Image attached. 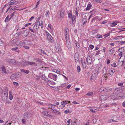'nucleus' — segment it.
Masks as SVG:
<instances>
[{"label": "nucleus", "instance_id": "nucleus-61", "mask_svg": "<svg viewBox=\"0 0 125 125\" xmlns=\"http://www.w3.org/2000/svg\"><path fill=\"white\" fill-rule=\"evenodd\" d=\"M41 24L40 25V26H41V27L42 28L43 27V22L42 21H41Z\"/></svg>", "mask_w": 125, "mask_h": 125}, {"label": "nucleus", "instance_id": "nucleus-58", "mask_svg": "<svg viewBox=\"0 0 125 125\" xmlns=\"http://www.w3.org/2000/svg\"><path fill=\"white\" fill-rule=\"evenodd\" d=\"M40 51H41L42 53L44 54H46L45 52L42 49L40 50Z\"/></svg>", "mask_w": 125, "mask_h": 125}, {"label": "nucleus", "instance_id": "nucleus-5", "mask_svg": "<svg viewBox=\"0 0 125 125\" xmlns=\"http://www.w3.org/2000/svg\"><path fill=\"white\" fill-rule=\"evenodd\" d=\"M109 98V96L108 95H102L100 98V100L102 101L105 100Z\"/></svg>", "mask_w": 125, "mask_h": 125}, {"label": "nucleus", "instance_id": "nucleus-34", "mask_svg": "<svg viewBox=\"0 0 125 125\" xmlns=\"http://www.w3.org/2000/svg\"><path fill=\"white\" fill-rule=\"evenodd\" d=\"M116 42L117 43H118L120 44H125V41H117Z\"/></svg>", "mask_w": 125, "mask_h": 125}, {"label": "nucleus", "instance_id": "nucleus-25", "mask_svg": "<svg viewBox=\"0 0 125 125\" xmlns=\"http://www.w3.org/2000/svg\"><path fill=\"white\" fill-rule=\"evenodd\" d=\"M75 45L77 48H79L80 47V44L77 41L75 40L74 42Z\"/></svg>", "mask_w": 125, "mask_h": 125}, {"label": "nucleus", "instance_id": "nucleus-27", "mask_svg": "<svg viewBox=\"0 0 125 125\" xmlns=\"http://www.w3.org/2000/svg\"><path fill=\"white\" fill-rule=\"evenodd\" d=\"M69 35L65 34V38L66 40V42H68L70 41L69 39Z\"/></svg>", "mask_w": 125, "mask_h": 125}, {"label": "nucleus", "instance_id": "nucleus-42", "mask_svg": "<svg viewBox=\"0 0 125 125\" xmlns=\"http://www.w3.org/2000/svg\"><path fill=\"white\" fill-rule=\"evenodd\" d=\"M82 65L83 68H86V64L85 61H84V62H83Z\"/></svg>", "mask_w": 125, "mask_h": 125}, {"label": "nucleus", "instance_id": "nucleus-48", "mask_svg": "<svg viewBox=\"0 0 125 125\" xmlns=\"http://www.w3.org/2000/svg\"><path fill=\"white\" fill-rule=\"evenodd\" d=\"M14 0H11L10 1L9 4V5H14Z\"/></svg>", "mask_w": 125, "mask_h": 125}, {"label": "nucleus", "instance_id": "nucleus-9", "mask_svg": "<svg viewBox=\"0 0 125 125\" xmlns=\"http://www.w3.org/2000/svg\"><path fill=\"white\" fill-rule=\"evenodd\" d=\"M86 61L88 64H91L92 63V61L91 57L90 56H87Z\"/></svg>", "mask_w": 125, "mask_h": 125}, {"label": "nucleus", "instance_id": "nucleus-62", "mask_svg": "<svg viewBox=\"0 0 125 125\" xmlns=\"http://www.w3.org/2000/svg\"><path fill=\"white\" fill-rule=\"evenodd\" d=\"M73 16H72V14H71L70 13L68 14V17L69 18L71 19L72 18V17Z\"/></svg>", "mask_w": 125, "mask_h": 125}, {"label": "nucleus", "instance_id": "nucleus-2", "mask_svg": "<svg viewBox=\"0 0 125 125\" xmlns=\"http://www.w3.org/2000/svg\"><path fill=\"white\" fill-rule=\"evenodd\" d=\"M59 104V103L58 102H57L55 103H54V104H47L48 108L50 109L54 108L56 106L57 107L58 105Z\"/></svg>", "mask_w": 125, "mask_h": 125}, {"label": "nucleus", "instance_id": "nucleus-45", "mask_svg": "<svg viewBox=\"0 0 125 125\" xmlns=\"http://www.w3.org/2000/svg\"><path fill=\"white\" fill-rule=\"evenodd\" d=\"M123 36H117V37H115V38H114V39L115 40H119V38L120 37H122Z\"/></svg>", "mask_w": 125, "mask_h": 125}, {"label": "nucleus", "instance_id": "nucleus-6", "mask_svg": "<svg viewBox=\"0 0 125 125\" xmlns=\"http://www.w3.org/2000/svg\"><path fill=\"white\" fill-rule=\"evenodd\" d=\"M25 44L24 41H18L17 42V46H19L21 47H23Z\"/></svg>", "mask_w": 125, "mask_h": 125}, {"label": "nucleus", "instance_id": "nucleus-52", "mask_svg": "<svg viewBox=\"0 0 125 125\" xmlns=\"http://www.w3.org/2000/svg\"><path fill=\"white\" fill-rule=\"evenodd\" d=\"M4 45V42H2L1 40H0V46H3Z\"/></svg>", "mask_w": 125, "mask_h": 125}, {"label": "nucleus", "instance_id": "nucleus-59", "mask_svg": "<svg viewBox=\"0 0 125 125\" xmlns=\"http://www.w3.org/2000/svg\"><path fill=\"white\" fill-rule=\"evenodd\" d=\"M18 47H16L11 49V50L13 51H16V50L18 49Z\"/></svg>", "mask_w": 125, "mask_h": 125}, {"label": "nucleus", "instance_id": "nucleus-26", "mask_svg": "<svg viewBox=\"0 0 125 125\" xmlns=\"http://www.w3.org/2000/svg\"><path fill=\"white\" fill-rule=\"evenodd\" d=\"M1 69H2V73H7L5 68L4 66H2L1 67Z\"/></svg>", "mask_w": 125, "mask_h": 125}, {"label": "nucleus", "instance_id": "nucleus-41", "mask_svg": "<svg viewBox=\"0 0 125 125\" xmlns=\"http://www.w3.org/2000/svg\"><path fill=\"white\" fill-rule=\"evenodd\" d=\"M29 65H33V66L35 65V63L34 62H31L29 61Z\"/></svg>", "mask_w": 125, "mask_h": 125}, {"label": "nucleus", "instance_id": "nucleus-35", "mask_svg": "<svg viewBox=\"0 0 125 125\" xmlns=\"http://www.w3.org/2000/svg\"><path fill=\"white\" fill-rule=\"evenodd\" d=\"M42 79L44 81H47V78L43 74H42Z\"/></svg>", "mask_w": 125, "mask_h": 125}, {"label": "nucleus", "instance_id": "nucleus-11", "mask_svg": "<svg viewBox=\"0 0 125 125\" xmlns=\"http://www.w3.org/2000/svg\"><path fill=\"white\" fill-rule=\"evenodd\" d=\"M51 109H52V113L54 114L55 115H58L61 114V113L60 112L57 111L55 109H52V108Z\"/></svg>", "mask_w": 125, "mask_h": 125}, {"label": "nucleus", "instance_id": "nucleus-24", "mask_svg": "<svg viewBox=\"0 0 125 125\" xmlns=\"http://www.w3.org/2000/svg\"><path fill=\"white\" fill-rule=\"evenodd\" d=\"M28 33H27L26 31H24L22 34V36L25 38L28 35Z\"/></svg>", "mask_w": 125, "mask_h": 125}, {"label": "nucleus", "instance_id": "nucleus-50", "mask_svg": "<svg viewBox=\"0 0 125 125\" xmlns=\"http://www.w3.org/2000/svg\"><path fill=\"white\" fill-rule=\"evenodd\" d=\"M19 5H17L16 6H14V7L12 8L11 9L13 10H15V9L19 7Z\"/></svg>", "mask_w": 125, "mask_h": 125}, {"label": "nucleus", "instance_id": "nucleus-36", "mask_svg": "<svg viewBox=\"0 0 125 125\" xmlns=\"http://www.w3.org/2000/svg\"><path fill=\"white\" fill-rule=\"evenodd\" d=\"M9 15H8L5 18V20H4V21L5 22H8V21H10L9 18Z\"/></svg>", "mask_w": 125, "mask_h": 125}, {"label": "nucleus", "instance_id": "nucleus-21", "mask_svg": "<svg viewBox=\"0 0 125 125\" xmlns=\"http://www.w3.org/2000/svg\"><path fill=\"white\" fill-rule=\"evenodd\" d=\"M96 78L95 73H94L92 75L90 79L91 80H94Z\"/></svg>", "mask_w": 125, "mask_h": 125}, {"label": "nucleus", "instance_id": "nucleus-29", "mask_svg": "<svg viewBox=\"0 0 125 125\" xmlns=\"http://www.w3.org/2000/svg\"><path fill=\"white\" fill-rule=\"evenodd\" d=\"M115 72V70L113 68H111V71L109 72V73L110 75L112 76Z\"/></svg>", "mask_w": 125, "mask_h": 125}, {"label": "nucleus", "instance_id": "nucleus-23", "mask_svg": "<svg viewBox=\"0 0 125 125\" xmlns=\"http://www.w3.org/2000/svg\"><path fill=\"white\" fill-rule=\"evenodd\" d=\"M121 58H120L118 62V65H119V66H122L123 65V64L124 63V62L122 60H120Z\"/></svg>", "mask_w": 125, "mask_h": 125}, {"label": "nucleus", "instance_id": "nucleus-53", "mask_svg": "<svg viewBox=\"0 0 125 125\" xmlns=\"http://www.w3.org/2000/svg\"><path fill=\"white\" fill-rule=\"evenodd\" d=\"M77 72L78 73H79L81 71V68L79 66H78L77 68Z\"/></svg>", "mask_w": 125, "mask_h": 125}, {"label": "nucleus", "instance_id": "nucleus-33", "mask_svg": "<svg viewBox=\"0 0 125 125\" xmlns=\"http://www.w3.org/2000/svg\"><path fill=\"white\" fill-rule=\"evenodd\" d=\"M21 72H23L24 73L27 74H28L29 73V71L28 70H25L24 69H21Z\"/></svg>", "mask_w": 125, "mask_h": 125}, {"label": "nucleus", "instance_id": "nucleus-64", "mask_svg": "<svg viewBox=\"0 0 125 125\" xmlns=\"http://www.w3.org/2000/svg\"><path fill=\"white\" fill-rule=\"evenodd\" d=\"M66 85V83H64L63 84L61 85V87H63L65 86Z\"/></svg>", "mask_w": 125, "mask_h": 125}, {"label": "nucleus", "instance_id": "nucleus-37", "mask_svg": "<svg viewBox=\"0 0 125 125\" xmlns=\"http://www.w3.org/2000/svg\"><path fill=\"white\" fill-rule=\"evenodd\" d=\"M92 7V5L90 4H88L87 7L86 8V10H90Z\"/></svg>", "mask_w": 125, "mask_h": 125}, {"label": "nucleus", "instance_id": "nucleus-3", "mask_svg": "<svg viewBox=\"0 0 125 125\" xmlns=\"http://www.w3.org/2000/svg\"><path fill=\"white\" fill-rule=\"evenodd\" d=\"M48 77L52 79L54 81H56L57 80V76L56 75L51 73L49 74Z\"/></svg>", "mask_w": 125, "mask_h": 125}, {"label": "nucleus", "instance_id": "nucleus-57", "mask_svg": "<svg viewBox=\"0 0 125 125\" xmlns=\"http://www.w3.org/2000/svg\"><path fill=\"white\" fill-rule=\"evenodd\" d=\"M50 14V12L49 10H47L45 14V15L46 17L48 16Z\"/></svg>", "mask_w": 125, "mask_h": 125}, {"label": "nucleus", "instance_id": "nucleus-22", "mask_svg": "<svg viewBox=\"0 0 125 125\" xmlns=\"http://www.w3.org/2000/svg\"><path fill=\"white\" fill-rule=\"evenodd\" d=\"M42 110L44 111H43L42 112V114L44 115H47L48 114V111L46 110L44 108H42Z\"/></svg>", "mask_w": 125, "mask_h": 125}, {"label": "nucleus", "instance_id": "nucleus-16", "mask_svg": "<svg viewBox=\"0 0 125 125\" xmlns=\"http://www.w3.org/2000/svg\"><path fill=\"white\" fill-rule=\"evenodd\" d=\"M66 42L67 47L69 49H71L72 48V45L71 43H70V41H68V42Z\"/></svg>", "mask_w": 125, "mask_h": 125}, {"label": "nucleus", "instance_id": "nucleus-20", "mask_svg": "<svg viewBox=\"0 0 125 125\" xmlns=\"http://www.w3.org/2000/svg\"><path fill=\"white\" fill-rule=\"evenodd\" d=\"M72 20V23L71 24V25H73L76 22V17L75 16L73 15V17H72V18L71 19Z\"/></svg>", "mask_w": 125, "mask_h": 125}, {"label": "nucleus", "instance_id": "nucleus-30", "mask_svg": "<svg viewBox=\"0 0 125 125\" xmlns=\"http://www.w3.org/2000/svg\"><path fill=\"white\" fill-rule=\"evenodd\" d=\"M29 61H25L22 62V64L24 66L29 65Z\"/></svg>", "mask_w": 125, "mask_h": 125}, {"label": "nucleus", "instance_id": "nucleus-1", "mask_svg": "<svg viewBox=\"0 0 125 125\" xmlns=\"http://www.w3.org/2000/svg\"><path fill=\"white\" fill-rule=\"evenodd\" d=\"M112 90L111 88L103 87L101 88L99 90V91L100 93L103 94L111 91Z\"/></svg>", "mask_w": 125, "mask_h": 125}, {"label": "nucleus", "instance_id": "nucleus-19", "mask_svg": "<svg viewBox=\"0 0 125 125\" xmlns=\"http://www.w3.org/2000/svg\"><path fill=\"white\" fill-rule=\"evenodd\" d=\"M48 40L50 42H52L53 43L54 42V41L51 35L50 37L49 36L47 38Z\"/></svg>", "mask_w": 125, "mask_h": 125}, {"label": "nucleus", "instance_id": "nucleus-15", "mask_svg": "<svg viewBox=\"0 0 125 125\" xmlns=\"http://www.w3.org/2000/svg\"><path fill=\"white\" fill-rule=\"evenodd\" d=\"M67 104V102H66V101H63L61 102V106L60 107L62 108H63L65 106V105Z\"/></svg>", "mask_w": 125, "mask_h": 125}, {"label": "nucleus", "instance_id": "nucleus-38", "mask_svg": "<svg viewBox=\"0 0 125 125\" xmlns=\"http://www.w3.org/2000/svg\"><path fill=\"white\" fill-rule=\"evenodd\" d=\"M40 22L39 23H38V24L37 23V22H36L35 25H34V27H35V26H36V29H38V28H39V26H40Z\"/></svg>", "mask_w": 125, "mask_h": 125}, {"label": "nucleus", "instance_id": "nucleus-54", "mask_svg": "<svg viewBox=\"0 0 125 125\" xmlns=\"http://www.w3.org/2000/svg\"><path fill=\"white\" fill-rule=\"evenodd\" d=\"M71 125H77V123L75 121H73V122L71 123Z\"/></svg>", "mask_w": 125, "mask_h": 125}, {"label": "nucleus", "instance_id": "nucleus-44", "mask_svg": "<svg viewBox=\"0 0 125 125\" xmlns=\"http://www.w3.org/2000/svg\"><path fill=\"white\" fill-rule=\"evenodd\" d=\"M65 34L69 35V30L68 28H67L65 29Z\"/></svg>", "mask_w": 125, "mask_h": 125}, {"label": "nucleus", "instance_id": "nucleus-51", "mask_svg": "<svg viewBox=\"0 0 125 125\" xmlns=\"http://www.w3.org/2000/svg\"><path fill=\"white\" fill-rule=\"evenodd\" d=\"M45 33L47 35V38L49 36L50 37L51 35L47 31H45Z\"/></svg>", "mask_w": 125, "mask_h": 125}, {"label": "nucleus", "instance_id": "nucleus-63", "mask_svg": "<svg viewBox=\"0 0 125 125\" xmlns=\"http://www.w3.org/2000/svg\"><path fill=\"white\" fill-rule=\"evenodd\" d=\"M97 38H98L100 39L102 38V36L100 35L99 34L97 35Z\"/></svg>", "mask_w": 125, "mask_h": 125}, {"label": "nucleus", "instance_id": "nucleus-12", "mask_svg": "<svg viewBox=\"0 0 125 125\" xmlns=\"http://www.w3.org/2000/svg\"><path fill=\"white\" fill-rule=\"evenodd\" d=\"M18 74L15 73L14 74L10 76V78L12 80H15L18 77Z\"/></svg>", "mask_w": 125, "mask_h": 125}, {"label": "nucleus", "instance_id": "nucleus-47", "mask_svg": "<svg viewBox=\"0 0 125 125\" xmlns=\"http://www.w3.org/2000/svg\"><path fill=\"white\" fill-rule=\"evenodd\" d=\"M87 22V21L86 20V19L85 18H84L83 19L82 22V24L83 25H84V24L86 23Z\"/></svg>", "mask_w": 125, "mask_h": 125}, {"label": "nucleus", "instance_id": "nucleus-10", "mask_svg": "<svg viewBox=\"0 0 125 125\" xmlns=\"http://www.w3.org/2000/svg\"><path fill=\"white\" fill-rule=\"evenodd\" d=\"M89 109V110L91 112L94 113H95L96 112L100 111V110L99 109L97 108H90Z\"/></svg>", "mask_w": 125, "mask_h": 125}, {"label": "nucleus", "instance_id": "nucleus-4", "mask_svg": "<svg viewBox=\"0 0 125 125\" xmlns=\"http://www.w3.org/2000/svg\"><path fill=\"white\" fill-rule=\"evenodd\" d=\"M55 51L56 52H59L61 51V48L60 45L56 43L55 45Z\"/></svg>", "mask_w": 125, "mask_h": 125}, {"label": "nucleus", "instance_id": "nucleus-17", "mask_svg": "<svg viewBox=\"0 0 125 125\" xmlns=\"http://www.w3.org/2000/svg\"><path fill=\"white\" fill-rule=\"evenodd\" d=\"M65 11L63 10H62L60 12V16L61 18H63L65 15Z\"/></svg>", "mask_w": 125, "mask_h": 125}, {"label": "nucleus", "instance_id": "nucleus-49", "mask_svg": "<svg viewBox=\"0 0 125 125\" xmlns=\"http://www.w3.org/2000/svg\"><path fill=\"white\" fill-rule=\"evenodd\" d=\"M117 24V23L116 22H115L114 21L112 23V24L111 26L112 27H114Z\"/></svg>", "mask_w": 125, "mask_h": 125}, {"label": "nucleus", "instance_id": "nucleus-8", "mask_svg": "<svg viewBox=\"0 0 125 125\" xmlns=\"http://www.w3.org/2000/svg\"><path fill=\"white\" fill-rule=\"evenodd\" d=\"M7 62L9 63L15 65L17 64L15 60L14 59H10L7 60Z\"/></svg>", "mask_w": 125, "mask_h": 125}, {"label": "nucleus", "instance_id": "nucleus-39", "mask_svg": "<svg viewBox=\"0 0 125 125\" xmlns=\"http://www.w3.org/2000/svg\"><path fill=\"white\" fill-rule=\"evenodd\" d=\"M115 51V50L112 48L110 50L109 53L110 54H112Z\"/></svg>", "mask_w": 125, "mask_h": 125}, {"label": "nucleus", "instance_id": "nucleus-7", "mask_svg": "<svg viewBox=\"0 0 125 125\" xmlns=\"http://www.w3.org/2000/svg\"><path fill=\"white\" fill-rule=\"evenodd\" d=\"M103 74L104 75V77L106 78H107V75L108 74L107 73V71L106 68L105 67H104L103 69Z\"/></svg>", "mask_w": 125, "mask_h": 125}, {"label": "nucleus", "instance_id": "nucleus-43", "mask_svg": "<svg viewBox=\"0 0 125 125\" xmlns=\"http://www.w3.org/2000/svg\"><path fill=\"white\" fill-rule=\"evenodd\" d=\"M117 122H118L117 121L115 120H114L113 119H110L109 121V122L110 123L113 122L116 123Z\"/></svg>", "mask_w": 125, "mask_h": 125}, {"label": "nucleus", "instance_id": "nucleus-18", "mask_svg": "<svg viewBox=\"0 0 125 125\" xmlns=\"http://www.w3.org/2000/svg\"><path fill=\"white\" fill-rule=\"evenodd\" d=\"M10 16L16 18V19L17 18V13L16 12L14 11L10 14Z\"/></svg>", "mask_w": 125, "mask_h": 125}, {"label": "nucleus", "instance_id": "nucleus-13", "mask_svg": "<svg viewBox=\"0 0 125 125\" xmlns=\"http://www.w3.org/2000/svg\"><path fill=\"white\" fill-rule=\"evenodd\" d=\"M79 58V55L78 53H76L74 55V59L75 62L77 63L78 62V61Z\"/></svg>", "mask_w": 125, "mask_h": 125}, {"label": "nucleus", "instance_id": "nucleus-31", "mask_svg": "<svg viewBox=\"0 0 125 125\" xmlns=\"http://www.w3.org/2000/svg\"><path fill=\"white\" fill-rule=\"evenodd\" d=\"M121 89L122 88L121 87H119L118 88H115V91L116 92H119L121 90Z\"/></svg>", "mask_w": 125, "mask_h": 125}, {"label": "nucleus", "instance_id": "nucleus-55", "mask_svg": "<svg viewBox=\"0 0 125 125\" xmlns=\"http://www.w3.org/2000/svg\"><path fill=\"white\" fill-rule=\"evenodd\" d=\"M21 122L23 124H25L26 122H25V119H22L21 120Z\"/></svg>", "mask_w": 125, "mask_h": 125}, {"label": "nucleus", "instance_id": "nucleus-14", "mask_svg": "<svg viewBox=\"0 0 125 125\" xmlns=\"http://www.w3.org/2000/svg\"><path fill=\"white\" fill-rule=\"evenodd\" d=\"M30 116L29 113L28 112L25 113L24 114L23 117L24 118L26 119H28Z\"/></svg>", "mask_w": 125, "mask_h": 125}, {"label": "nucleus", "instance_id": "nucleus-46", "mask_svg": "<svg viewBox=\"0 0 125 125\" xmlns=\"http://www.w3.org/2000/svg\"><path fill=\"white\" fill-rule=\"evenodd\" d=\"M93 94L92 92H88L86 94L88 96H90L93 95Z\"/></svg>", "mask_w": 125, "mask_h": 125}, {"label": "nucleus", "instance_id": "nucleus-32", "mask_svg": "<svg viewBox=\"0 0 125 125\" xmlns=\"http://www.w3.org/2000/svg\"><path fill=\"white\" fill-rule=\"evenodd\" d=\"M90 12L91 13V14L89 16V19H90V18L93 15H94L95 13V11L93 10H92V11H91Z\"/></svg>", "mask_w": 125, "mask_h": 125}, {"label": "nucleus", "instance_id": "nucleus-40", "mask_svg": "<svg viewBox=\"0 0 125 125\" xmlns=\"http://www.w3.org/2000/svg\"><path fill=\"white\" fill-rule=\"evenodd\" d=\"M48 27L52 31L54 29L52 26L51 24H48Z\"/></svg>", "mask_w": 125, "mask_h": 125}, {"label": "nucleus", "instance_id": "nucleus-60", "mask_svg": "<svg viewBox=\"0 0 125 125\" xmlns=\"http://www.w3.org/2000/svg\"><path fill=\"white\" fill-rule=\"evenodd\" d=\"M23 47L24 48H25V49H28L30 48V47L28 46H25V45H24V46Z\"/></svg>", "mask_w": 125, "mask_h": 125}, {"label": "nucleus", "instance_id": "nucleus-28", "mask_svg": "<svg viewBox=\"0 0 125 125\" xmlns=\"http://www.w3.org/2000/svg\"><path fill=\"white\" fill-rule=\"evenodd\" d=\"M9 99L11 100L13 98V96L12 94V92L11 91H9Z\"/></svg>", "mask_w": 125, "mask_h": 125}, {"label": "nucleus", "instance_id": "nucleus-56", "mask_svg": "<svg viewBox=\"0 0 125 125\" xmlns=\"http://www.w3.org/2000/svg\"><path fill=\"white\" fill-rule=\"evenodd\" d=\"M105 37V38L109 36L110 35V34L109 33H107L106 34H105L103 35Z\"/></svg>", "mask_w": 125, "mask_h": 125}]
</instances>
